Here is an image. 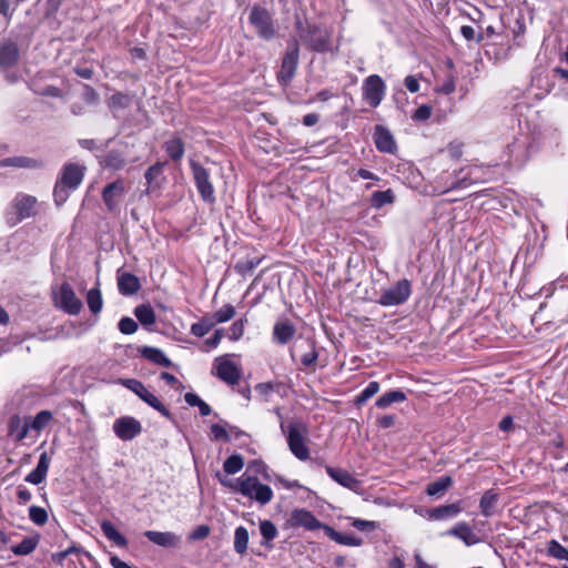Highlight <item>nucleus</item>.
<instances>
[{
    "label": "nucleus",
    "mask_w": 568,
    "mask_h": 568,
    "mask_svg": "<svg viewBox=\"0 0 568 568\" xmlns=\"http://www.w3.org/2000/svg\"><path fill=\"white\" fill-rule=\"evenodd\" d=\"M140 354L145 359L158 364L163 367H170L172 366V362L170 358L166 357L164 352L158 347L152 346H143L140 348Z\"/></svg>",
    "instance_id": "26"
},
{
    "label": "nucleus",
    "mask_w": 568,
    "mask_h": 568,
    "mask_svg": "<svg viewBox=\"0 0 568 568\" xmlns=\"http://www.w3.org/2000/svg\"><path fill=\"white\" fill-rule=\"evenodd\" d=\"M165 165L166 162H156L145 171L144 179L146 180L148 183L146 193H150L151 191L160 186L158 179L163 174Z\"/></svg>",
    "instance_id": "33"
},
{
    "label": "nucleus",
    "mask_w": 568,
    "mask_h": 568,
    "mask_svg": "<svg viewBox=\"0 0 568 568\" xmlns=\"http://www.w3.org/2000/svg\"><path fill=\"white\" fill-rule=\"evenodd\" d=\"M18 44L10 40L4 39L0 41V67L2 69H11L19 60Z\"/></svg>",
    "instance_id": "19"
},
{
    "label": "nucleus",
    "mask_w": 568,
    "mask_h": 568,
    "mask_svg": "<svg viewBox=\"0 0 568 568\" xmlns=\"http://www.w3.org/2000/svg\"><path fill=\"white\" fill-rule=\"evenodd\" d=\"M102 164L104 168H108V169L120 170L124 166L125 159L121 152H119L116 150H111L104 156Z\"/></svg>",
    "instance_id": "41"
},
{
    "label": "nucleus",
    "mask_w": 568,
    "mask_h": 568,
    "mask_svg": "<svg viewBox=\"0 0 568 568\" xmlns=\"http://www.w3.org/2000/svg\"><path fill=\"white\" fill-rule=\"evenodd\" d=\"M18 4L19 3H17V0H0V14L3 16L7 21H9L12 18Z\"/></svg>",
    "instance_id": "56"
},
{
    "label": "nucleus",
    "mask_w": 568,
    "mask_h": 568,
    "mask_svg": "<svg viewBox=\"0 0 568 568\" xmlns=\"http://www.w3.org/2000/svg\"><path fill=\"white\" fill-rule=\"evenodd\" d=\"M406 399H407V396L404 392L394 389V390L386 392L381 397H378L375 405L378 408H387L388 406H390L394 403H402V402H405Z\"/></svg>",
    "instance_id": "36"
},
{
    "label": "nucleus",
    "mask_w": 568,
    "mask_h": 568,
    "mask_svg": "<svg viewBox=\"0 0 568 568\" xmlns=\"http://www.w3.org/2000/svg\"><path fill=\"white\" fill-rule=\"evenodd\" d=\"M296 327L287 318L278 320L272 331V339L277 345H286L295 336Z\"/></svg>",
    "instance_id": "18"
},
{
    "label": "nucleus",
    "mask_w": 568,
    "mask_h": 568,
    "mask_svg": "<svg viewBox=\"0 0 568 568\" xmlns=\"http://www.w3.org/2000/svg\"><path fill=\"white\" fill-rule=\"evenodd\" d=\"M460 33L468 41L475 40L477 43H480L484 40V36L481 33L476 34V31L471 26H463L460 28Z\"/></svg>",
    "instance_id": "59"
},
{
    "label": "nucleus",
    "mask_w": 568,
    "mask_h": 568,
    "mask_svg": "<svg viewBox=\"0 0 568 568\" xmlns=\"http://www.w3.org/2000/svg\"><path fill=\"white\" fill-rule=\"evenodd\" d=\"M462 511L460 503H454L449 505H443L427 510V515L429 519L433 520H444L447 518H453L457 516Z\"/></svg>",
    "instance_id": "25"
},
{
    "label": "nucleus",
    "mask_w": 568,
    "mask_h": 568,
    "mask_svg": "<svg viewBox=\"0 0 568 568\" xmlns=\"http://www.w3.org/2000/svg\"><path fill=\"white\" fill-rule=\"evenodd\" d=\"M412 294V284L408 280L404 278L396 282L394 285L384 290L377 303L382 306H396L404 304Z\"/></svg>",
    "instance_id": "9"
},
{
    "label": "nucleus",
    "mask_w": 568,
    "mask_h": 568,
    "mask_svg": "<svg viewBox=\"0 0 568 568\" xmlns=\"http://www.w3.org/2000/svg\"><path fill=\"white\" fill-rule=\"evenodd\" d=\"M37 213V197L24 193H18L6 211V221L8 225L16 226L23 220L34 216Z\"/></svg>",
    "instance_id": "2"
},
{
    "label": "nucleus",
    "mask_w": 568,
    "mask_h": 568,
    "mask_svg": "<svg viewBox=\"0 0 568 568\" xmlns=\"http://www.w3.org/2000/svg\"><path fill=\"white\" fill-rule=\"evenodd\" d=\"M118 327L122 334L131 335L136 332L138 324L131 317H122L118 324Z\"/></svg>",
    "instance_id": "57"
},
{
    "label": "nucleus",
    "mask_w": 568,
    "mask_h": 568,
    "mask_svg": "<svg viewBox=\"0 0 568 568\" xmlns=\"http://www.w3.org/2000/svg\"><path fill=\"white\" fill-rule=\"evenodd\" d=\"M362 89L365 101L372 108H377L384 99L386 85L379 75L372 74L364 80Z\"/></svg>",
    "instance_id": "13"
},
{
    "label": "nucleus",
    "mask_w": 568,
    "mask_h": 568,
    "mask_svg": "<svg viewBox=\"0 0 568 568\" xmlns=\"http://www.w3.org/2000/svg\"><path fill=\"white\" fill-rule=\"evenodd\" d=\"M113 432L121 440H132L142 433V425L134 417L123 416L114 420Z\"/></svg>",
    "instance_id": "15"
},
{
    "label": "nucleus",
    "mask_w": 568,
    "mask_h": 568,
    "mask_svg": "<svg viewBox=\"0 0 568 568\" xmlns=\"http://www.w3.org/2000/svg\"><path fill=\"white\" fill-rule=\"evenodd\" d=\"M261 263V258L254 257V258H247L239 261L235 264V271L241 275H246L251 272H253Z\"/></svg>",
    "instance_id": "52"
},
{
    "label": "nucleus",
    "mask_w": 568,
    "mask_h": 568,
    "mask_svg": "<svg viewBox=\"0 0 568 568\" xmlns=\"http://www.w3.org/2000/svg\"><path fill=\"white\" fill-rule=\"evenodd\" d=\"M99 93L89 84L83 85V100L89 104L99 102Z\"/></svg>",
    "instance_id": "62"
},
{
    "label": "nucleus",
    "mask_w": 568,
    "mask_h": 568,
    "mask_svg": "<svg viewBox=\"0 0 568 568\" xmlns=\"http://www.w3.org/2000/svg\"><path fill=\"white\" fill-rule=\"evenodd\" d=\"M134 315L142 326L149 328L155 324V312L150 304H141L134 308Z\"/></svg>",
    "instance_id": "35"
},
{
    "label": "nucleus",
    "mask_w": 568,
    "mask_h": 568,
    "mask_svg": "<svg viewBox=\"0 0 568 568\" xmlns=\"http://www.w3.org/2000/svg\"><path fill=\"white\" fill-rule=\"evenodd\" d=\"M144 536L151 542L164 548H175L181 544V536L173 531L146 530Z\"/></svg>",
    "instance_id": "21"
},
{
    "label": "nucleus",
    "mask_w": 568,
    "mask_h": 568,
    "mask_svg": "<svg viewBox=\"0 0 568 568\" xmlns=\"http://www.w3.org/2000/svg\"><path fill=\"white\" fill-rule=\"evenodd\" d=\"M447 535L462 540L467 547L480 544L483 541V539L474 531L470 525L466 521L457 523L447 531Z\"/></svg>",
    "instance_id": "17"
},
{
    "label": "nucleus",
    "mask_w": 568,
    "mask_h": 568,
    "mask_svg": "<svg viewBox=\"0 0 568 568\" xmlns=\"http://www.w3.org/2000/svg\"><path fill=\"white\" fill-rule=\"evenodd\" d=\"M324 531L332 540L336 541L339 545L358 547L363 544L362 538L353 535L341 534L333 529L331 526H324Z\"/></svg>",
    "instance_id": "29"
},
{
    "label": "nucleus",
    "mask_w": 568,
    "mask_h": 568,
    "mask_svg": "<svg viewBox=\"0 0 568 568\" xmlns=\"http://www.w3.org/2000/svg\"><path fill=\"white\" fill-rule=\"evenodd\" d=\"M455 80L453 77H448L439 87L438 92L444 94H450L455 91Z\"/></svg>",
    "instance_id": "64"
},
{
    "label": "nucleus",
    "mask_w": 568,
    "mask_h": 568,
    "mask_svg": "<svg viewBox=\"0 0 568 568\" xmlns=\"http://www.w3.org/2000/svg\"><path fill=\"white\" fill-rule=\"evenodd\" d=\"M244 466V459L241 455L234 454L227 457L223 464V469L226 474L233 475L239 473Z\"/></svg>",
    "instance_id": "45"
},
{
    "label": "nucleus",
    "mask_w": 568,
    "mask_h": 568,
    "mask_svg": "<svg viewBox=\"0 0 568 568\" xmlns=\"http://www.w3.org/2000/svg\"><path fill=\"white\" fill-rule=\"evenodd\" d=\"M394 200L395 195L390 189L385 191H376L371 196V204L375 209H381L386 204H392Z\"/></svg>",
    "instance_id": "39"
},
{
    "label": "nucleus",
    "mask_w": 568,
    "mask_h": 568,
    "mask_svg": "<svg viewBox=\"0 0 568 568\" xmlns=\"http://www.w3.org/2000/svg\"><path fill=\"white\" fill-rule=\"evenodd\" d=\"M547 552L556 559L568 561V550L555 539L548 541Z\"/></svg>",
    "instance_id": "49"
},
{
    "label": "nucleus",
    "mask_w": 568,
    "mask_h": 568,
    "mask_svg": "<svg viewBox=\"0 0 568 568\" xmlns=\"http://www.w3.org/2000/svg\"><path fill=\"white\" fill-rule=\"evenodd\" d=\"M0 166L40 169L42 166V161L29 156H10L1 160Z\"/></svg>",
    "instance_id": "27"
},
{
    "label": "nucleus",
    "mask_w": 568,
    "mask_h": 568,
    "mask_svg": "<svg viewBox=\"0 0 568 568\" xmlns=\"http://www.w3.org/2000/svg\"><path fill=\"white\" fill-rule=\"evenodd\" d=\"M84 172L85 166L77 163H67L63 165L53 190L57 205L63 204L68 200L70 192L78 189L83 181Z\"/></svg>",
    "instance_id": "1"
},
{
    "label": "nucleus",
    "mask_w": 568,
    "mask_h": 568,
    "mask_svg": "<svg viewBox=\"0 0 568 568\" xmlns=\"http://www.w3.org/2000/svg\"><path fill=\"white\" fill-rule=\"evenodd\" d=\"M453 484L449 476H442L437 480L427 485L426 493L428 496H437L444 494Z\"/></svg>",
    "instance_id": "38"
},
{
    "label": "nucleus",
    "mask_w": 568,
    "mask_h": 568,
    "mask_svg": "<svg viewBox=\"0 0 568 568\" xmlns=\"http://www.w3.org/2000/svg\"><path fill=\"white\" fill-rule=\"evenodd\" d=\"M250 23L254 27L258 37L271 40L275 36V28L271 13L260 6H254L248 16Z\"/></svg>",
    "instance_id": "11"
},
{
    "label": "nucleus",
    "mask_w": 568,
    "mask_h": 568,
    "mask_svg": "<svg viewBox=\"0 0 568 568\" xmlns=\"http://www.w3.org/2000/svg\"><path fill=\"white\" fill-rule=\"evenodd\" d=\"M29 518L34 525L44 526L48 521V513L44 508L33 505L29 508Z\"/></svg>",
    "instance_id": "50"
},
{
    "label": "nucleus",
    "mask_w": 568,
    "mask_h": 568,
    "mask_svg": "<svg viewBox=\"0 0 568 568\" xmlns=\"http://www.w3.org/2000/svg\"><path fill=\"white\" fill-rule=\"evenodd\" d=\"M296 29L300 38L311 50L321 53L331 51V33L326 29L318 26H308L307 30H304L301 20L296 21Z\"/></svg>",
    "instance_id": "5"
},
{
    "label": "nucleus",
    "mask_w": 568,
    "mask_h": 568,
    "mask_svg": "<svg viewBox=\"0 0 568 568\" xmlns=\"http://www.w3.org/2000/svg\"><path fill=\"white\" fill-rule=\"evenodd\" d=\"M55 305L70 315H77L82 310V302L77 297L69 283H62L54 293Z\"/></svg>",
    "instance_id": "12"
},
{
    "label": "nucleus",
    "mask_w": 568,
    "mask_h": 568,
    "mask_svg": "<svg viewBox=\"0 0 568 568\" xmlns=\"http://www.w3.org/2000/svg\"><path fill=\"white\" fill-rule=\"evenodd\" d=\"M145 404L158 410L163 417L168 419H172L171 412L162 404V402L150 390L145 393L144 398L142 399Z\"/></svg>",
    "instance_id": "44"
},
{
    "label": "nucleus",
    "mask_w": 568,
    "mask_h": 568,
    "mask_svg": "<svg viewBox=\"0 0 568 568\" xmlns=\"http://www.w3.org/2000/svg\"><path fill=\"white\" fill-rule=\"evenodd\" d=\"M499 495L494 489L486 490L479 500L480 513L485 517L495 515Z\"/></svg>",
    "instance_id": "28"
},
{
    "label": "nucleus",
    "mask_w": 568,
    "mask_h": 568,
    "mask_svg": "<svg viewBox=\"0 0 568 568\" xmlns=\"http://www.w3.org/2000/svg\"><path fill=\"white\" fill-rule=\"evenodd\" d=\"M211 532V529L207 525H200L189 535L190 540H202L206 538Z\"/></svg>",
    "instance_id": "60"
},
{
    "label": "nucleus",
    "mask_w": 568,
    "mask_h": 568,
    "mask_svg": "<svg viewBox=\"0 0 568 568\" xmlns=\"http://www.w3.org/2000/svg\"><path fill=\"white\" fill-rule=\"evenodd\" d=\"M132 99L130 95L122 92H115L109 99V106L114 110H121L129 108Z\"/></svg>",
    "instance_id": "48"
},
{
    "label": "nucleus",
    "mask_w": 568,
    "mask_h": 568,
    "mask_svg": "<svg viewBox=\"0 0 568 568\" xmlns=\"http://www.w3.org/2000/svg\"><path fill=\"white\" fill-rule=\"evenodd\" d=\"M52 418L53 415L50 410H41L29 422L30 429L39 433L48 426Z\"/></svg>",
    "instance_id": "43"
},
{
    "label": "nucleus",
    "mask_w": 568,
    "mask_h": 568,
    "mask_svg": "<svg viewBox=\"0 0 568 568\" xmlns=\"http://www.w3.org/2000/svg\"><path fill=\"white\" fill-rule=\"evenodd\" d=\"M49 465L50 458L44 452L40 455L36 468L26 476L24 480L33 485L41 484L47 477Z\"/></svg>",
    "instance_id": "23"
},
{
    "label": "nucleus",
    "mask_w": 568,
    "mask_h": 568,
    "mask_svg": "<svg viewBox=\"0 0 568 568\" xmlns=\"http://www.w3.org/2000/svg\"><path fill=\"white\" fill-rule=\"evenodd\" d=\"M325 470H326L327 475L334 481H336L337 484H339L341 486H343L345 488L355 490L359 485V481L351 473H348L345 469L335 468V467L326 465Z\"/></svg>",
    "instance_id": "22"
},
{
    "label": "nucleus",
    "mask_w": 568,
    "mask_h": 568,
    "mask_svg": "<svg viewBox=\"0 0 568 568\" xmlns=\"http://www.w3.org/2000/svg\"><path fill=\"white\" fill-rule=\"evenodd\" d=\"M379 390V383L372 381L367 386L356 396L355 404L362 406L365 402L376 395Z\"/></svg>",
    "instance_id": "47"
},
{
    "label": "nucleus",
    "mask_w": 568,
    "mask_h": 568,
    "mask_svg": "<svg viewBox=\"0 0 568 568\" xmlns=\"http://www.w3.org/2000/svg\"><path fill=\"white\" fill-rule=\"evenodd\" d=\"M287 525L291 528H304L308 531H314L321 528L324 529L325 526L313 515L312 511L305 508L294 509L287 519Z\"/></svg>",
    "instance_id": "14"
},
{
    "label": "nucleus",
    "mask_w": 568,
    "mask_h": 568,
    "mask_svg": "<svg viewBox=\"0 0 568 568\" xmlns=\"http://www.w3.org/2000/svg\"><path fill=\"white\" fill-rule=\"evenodd\" d=\"M235 315V307L227 304V305H224L223 307H221L220 310H217L213 316H211V318L213 320V322H215V324H219V323H225L230 320H232Z\"/></svg>",
    "instance_id": "51"
},
{
    "label": "nucleus",
    "mask_w": 568,
    "mask_h": 568,
    "mask_svg": "<svg viewBox=\"0 0 568 568\" xmlns=\"http://www.w3.org/2000/svg\"><path fill=\"white\" fill-rule=\"evenodd\" d=\"M120 383L125 388L134 393L141 400L144 398L145 393L149 392L144 384L135 378L121 379Z\"/></svg>",
    "instance_id": "46"
},
{
    "label": "nucleus",
    "mask_w": 568,
    "mask_h": 568,
    "mask_svg": "<svg viewBox=\"0 0 568 568\" xmlns=\"http://www.w3.org/2000/svg\"><path fill=\"white\" fill-rule=\"evenodd\" d=\"M260 531L266 542L275 539L277 536V528L271 520H262L260 523Z\"/></svg>",
    "instance_id": "54"
},
{
    "label": "nucleus",
    "mask_w": 568,
    "mask_h": 568,
    "mask_svg": "<svg viewBox=\"0 0 568 568\" xmlns=\"http://www.w3.org/2000/svg\"><path fill=\"white\" fill-rule=\"evenodd\" d=\"M246 322L245 318H240L230 326L229 338L231 341H239L243 336Z\"/></svg>",
    "instance_id": "55"
},
{
    "label": "nucleus",
    "mask_w": 568,
    "mask_h": 568,
    "mask_svg": "<svg viewBox=\"0 0 568 568\" xmlns=\"http://www.w3.org/2000/svg\"><path fill=\"white\" fill-rule=\"evenodd\" d=\"M290 356L293 362L298 357L304 369L314 372L320 356L316 341L312 337L298 336L290 348Z\"/></svg>",
    "instance_id": "3"
},
{
    "label": "nucleus",
    "mask_w": 568,
    "mask_h": 568,
    "mask_svg": "<svg viewBox=\"0 0 568 568\" xmlns=\"http://www.w3.org/2000/svg\"><path fill=\"white\" fill-rule=\"evenodd\" d=\"M215 322L211 316H204L199 322L191 325V333L196 337L205 336L213 327Z\"/></svg>",
    "instance_id": "42"
},
{
    "label": "nucleus",
    "mask_w": 568,
    "mask_h": 568,
    "mask_svg": "<svg viewBox=\"0 0 568 568\" xmlns=\"http://www.w3.org/2000/svg\"><path fill=\"white\" fill-rule=\"evenodd\" d=\"M40 541V535L36 534L23 538V540L11 547V551L16 556H27L36 550Z\"/></svg>",
    "instance_id": "32"
},
{
    "label": "nucleus",
    "mask_w": 568,
    "mask_h": 568,
    "mask_svg": "<svg viewBox=\"0 0 568 568\" xmlns=\"http://www.w3.org/2000/svg\"><path fill=\"white\" fill-rule=\"evenodd\" d=\"M432 115V106L427 104L420 105L412 115L414 121H426Z\"/></svg>",
    "instance_id": "63"
},
{
    "label": "nucleus",
    "mask_w": 568,
    "mask_h": 568,
    "mask_svg": "<svg viewBox=\"0 0 568 568\" xmlns=\"http://www.w3.org/2000/svg\"><path fill=\"white\" fill-rule=\"evenodd\" d=\"M300 58V45L296 39L288 41L286 52L282 59L277 80L281 84H288L295 75Z\"/></svg>",
    "instance_id": "7"
},
{
    "label": "nucleus",
    "mask_w": 568,
    "mask_h": 568,
    "mask_svg": "<svg viewBox=\"0 0 568 568\" xmlns=\"http://www.w3.org/2000/svg\"><path fill=\"white\" fill-rule=\"evenodd\" d=\"M306 428L302 424H291L287 429V445L291 453L300 460L310 458V449L306 445Z\"/></svg>",
    "instance_id": "10"
},
{
    "label": "nucleus",
    "mask_w": 568,
    "mask_h": 568,
    "mask_svg": "<svg viewBox=\"0 0 568 568\" xmlns=\"http://www.w3.org/2000/svg\"><path fill=\"white\" fill-rule=\"evenodd\" d=\"M30 430L29 422H23L18 415H14L9 420V435L14 436L17 442L23 440Z\"/></svg>",
    "instance_id": "31"
},
{
    "label": "nucleus",
    "mask_w": 568,
    "mask_h": 568,
    "mask_svg": "<svg viewBox=\"0 0 568 568\" xmlns=\"http://www.w3.org/2000/svg\"><path fill=\"white\" fill-rule=\"evenodd\" d=\"M214 374L229 385L237 384L241 378V371L236 364L224 357L215 359Z\"/></svg>",
    "instance_id": "16"
},
{
    "label": "nucleus",
    "mask_w": 568,
    "mask_h": 568,
    "mask_svg": "<svg viewBox=\"0 0 568 568\" xmlns=\"http://www.w3.org/2000/svg\"><path fill=\"white\" fill-rule=\"evenodd\" d=\"M373 136L376 149L379 152L388 154L395 153L397 145L389 130H387L383 125H376Z\"/></svg>",
    "instance_id": "20"
},
{
    "label": "nucleus",
    "mask_w": 568,
    "mask_h": 568,
    "mask_svg": "<svg viewBox=\"0 0 568 568\" xmlns=\"http://www.w3.org/2000/svg\"><path fill=\"white\" fill-rule=\"evenodd\" d=\"M128 193L125 182L122 179L108 183L102 190V201L106 211L113 215L120 214L121 204Z\"/></svg>",
    "instance_id": "6"
},
{
    "label": "nucleus",
    "mask_w": 568,
    "mask_h": 568,
    "mask_svg": "<svg viewBox=\"0 0 568 568\" xmlns=\"http://www.w3.org/2000/svg\"><path fill=\"white\" fill-rule=\"evenodd\" d=\"M352 526L362 531H372L377 529L378 524L376 521L356 518L353 520Z\"/></svg>",
    "instance_id": "58"
},
{
    "label": "nucleus",
    "mask_w": 568,
    "mask_h": 568,
    "mask_svg": "<svg viewBox=\"0 0 568 568\" xmlns=\"http://www.w3.org/2000/svg\"><path fill=\"white\" fill-rule=\"evenodd\" d=\"M118 288L122 295H133L141 288L140 280L134 274L129 272L119 273Z\"/></svg>",
    "instance_id": "24"
},
{
    "label": "nucleus",
    "mask_w": 568,
    "mask_h": 568,
    "mask_svg": "<svg viewBox=\"0 0 568 568\" xmlns=\"http://www.w3.org/2000/svg\"><path fill=\"white\" fill-rule=\"evenodd\" d=\"M190 166L201 199L209 204L215 203V191L211 181L210 172L195 161H191Z\"/></svg>",
    "instance_id": "8"
},
{
    "label": "nucleus",
    "mask_w": 568,
    "mask_h": 568,
    "mask_svg": "<svg viewBox=\"0 0 568 568\" xmlns=\"http://www.w3.org/2000/svg\"><path fill=\"white\" fill-rule=\"evenodd\" d=\"M211 433L213 434L215 440H224V442L230 440L229 432L226 430V428L224 426H222L220 424H213L211 426Z\"/></svg>",
    "instance_id": "61"
},
{
    "label": "nucleus",
    "mask_w": 568,
    "mask_h": 568,
    "mask_svg": "<svg viewBox=\"0 0 568 568\" xmlns=\"http://www.w3.org/2000/svg\"><path fill=\"white\" fill-rule=\"evenodd\" d=\"M235 491L260 503L268 504L273 498V490L268 485L261 484L255 476H245L236 479Z\"/></svg>",
    "instance_id": "4"
},
{
    "label": "nucleus",
    "mask_w": 568,
    "mask_h": 568,
    "mask_svg": "<svg viewBox=\"0 0 568 568\" xmlns=\"http://www.w3.org/2000/svg\"><path fill=\"white\" fill-rule=\"evenodd\" d=\"M473 183V179L470 178V172L465 173V170H460L456 173V179L452 182L447 190H457L467 187Z\"/></svg>",
    "instance_id": "53"
},
{
    "label": "nucleus",
    "mask_w": 568,
    "mask_h": 568,
    "mask_svg": "<svg viewBox=\"0 0 568 568\" xmlns=\"http://www.w3.org/2000/svg\"><path fill=\"white\" fill-rule=\"evenodd\" d=\"M87 304H88L89 310L93 314H98V313L101 312L102 305H103V301H102L101 291H100V288L98 286L91 288L87 293Z\"/></svg>",
    "instance_id": "40"
},
{
    "label": "nucleus",
    "mask_w": 568,
    "mask_h": 568,
    "mask_svg": "<svg viewBox=\"0 0 568 568\" xmlns=\"http://www.w3.org/2000/svg\"><path fill=\"white\" fill-rule=\"evenodd\" d=\"M248 531L244 526H239L234 531V550L239 555H244L247 551Z\"/></svg>",
    "instance_id": "37"
},
{
    "label": "nucleus",
    "mask_w": 568,
    "mask_h": 568,
    "mask_svg": "<svg viewBox=\"0 0 568 568\" xmlns=\"http://www.w3.org/2000/svg\"><path fill=\"white\" fill-rule=\"evenodd\" d=\"M101 530L104 536L118 547L125 548L128 546V539L116 530L111 521L103 520L101 523Z\"/></svg>",
    "instance_id": "34"
},
{
    "label": "nucleus",
    "mask_w": 568,
    "mask_h": 568,
    "mask_svg": "<svg viewBox=\"0 0 568 568\" xmlns=\"http://www.w3.org/2000/svg\"><path fill=\"white\" fill-rule=\"evenodd\" d=\"M163 149L168 153V155L174 161L179 162L184 156V143L181 138L173 136L164 142Z\"/></svg>",
    "instance_id": "30"
}]
</instances>
